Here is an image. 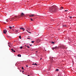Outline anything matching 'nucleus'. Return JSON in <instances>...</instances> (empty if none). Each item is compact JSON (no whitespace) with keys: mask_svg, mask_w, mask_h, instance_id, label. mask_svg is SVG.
Returning <instances> with one entry per match:
<instances>
[{"mask_svg":"<svg viewBox=\"0 0 76 76\" xmlns=\"http://www.w3.org/2000/svg\"><path fill=\"white\" fill-rule=\"evenodd\" d=\"M20 29H22V28H20Z\"/></svg>","mask_w":76,"mask_h":76,"instance_id":"obj_37","label":"nucleus"},{"mask_svg":"<svg viewBox=\"0 0 76 76\" xmlns=\"http://www.w3.org/2000/svg\"><path fill=\"white\" fill-rule=\"evenodd\" d=\"M20 72H21L22 71V70H20Z\"/></svg>","mask_w":76,"mask_h":76,"instance_id":"obj_36","label":"nucleus"},{"mask_svg":"<svg viewBox=\"0 0 76 76\" xmlns=\"http://www.w3.org/2000/svg\"><path fill=\"white\" fill-rule=\"evenodd\" d=\"M15 18H16V16L13 17L12 18V19H15Z\"/></svg>","mask_w":76,"mask_h":76,"instance_id":"obj_12","label":"nucleus"},{"mask_svg":"<svg viewBox=\"0 0 76 76\" xmlns=\"http://www.w3.org/2000/svg\"><path fill=\"white\" fill-rule=\"evenodd\" d=\"M22 72H24V71H23Z\"/></svg>","mask_w":76,"mask_h":76,"instance_id":"obj_42","label":"nucleus"},{"mask_svg":"<svg viewBox=\"0 0 76 76\" xmlns=\"http://www.w3.org/2000/svg\"><path fill=\"white\" fill-rule=\"evenodd\" d=\"M24 15L25 14H24L23 13H22L21 14V16H24Z\"/></svg>","mask_w":76,"mask_h":76,"instance_id":"obj_5","label":"nucleus"},{"mask_svg":"<svg viewBox=\"0 0 76 76\" xmlns=\"http://www.w3.org/2000/svg\"><path fill=\"white\" fill-rule=\"evenodd\" d=\"M27 38V39H31V38Z\"/></svg>","mask_w":76,"mask_h":76,"instance_id":"obj_30","label":"nucleus"},{"mask_svg":"<svg viewBox=\"0 0 76 76\" xmlns=\"http://www.w3.org/2000/svg\"><path fill=\"white\" fill-rule=\"evenodd\" d=\"M69 18H71V19H72V16L69 17Z\"/></svg>","mask_w":76,"mask_h":76,"instance_id":"obj_28","label":"nucleus"},{"mask_svg":"<svg viewBox=\"0 0 76 76\" xmlns=\"http://www.w3.org/2000/svg\"><path fill=\"white\" fill-rule=\"evenodd\" d=\"M22 48H23V47H22V46H21L20 48V49H22Z\"/></svg>","mask_w":76,"mask_h":76,"instance_id":"obj_22","label":"nucleus"},{"mask_svg":"<svg viewBox=\"0 0 76 76\" xmlns=\"http://www.w3.org/2000/svg\"><path fill=\"white\" fill-rule=\"evenodd\" d=\"M30 46H32V44L30 45Z\"/></svg>","mask_w":76,"mask_h":76,"instance_id":"obj_38","label":"nucleus"},{"mask_svg":"<svg viewBox=\"0 0 76 76\" xmlns=\"http://www.w3.org/2000/svg\"><path fill=\"white\" fill-rule=\"evenodd\" d=\"M27 47L28 48H29V46H27Z\"/></svg>","mask_w":76,"mask_h":76,"instance_id":"obj_26","label":"nucleus"},{"mask_svg":"<svg viewBox=\"0 0 76 76\" xmlns=\"http://www.w3.org/2000/svg\"><path fill=\"white\" fill-rule=\"evenodd\" d=\"M52 44H54V42H52Z\"/></svg>","mask_w":76,"mask_h":76,"instance_id":"obj_24","label":"nucleus"},{"mask_svg":"<svg viewBox=\"0 0 76 76\" xmlns=\"http://www.w3.org/2000/svg\"><path fill=\"white\" fill-rule=\"evenodd\" d=\"M52 50H54L55 49V48H52Z\"/></svg>","mask_w":76,"mask_h":76,"instance_id":"obj_23","label":"nucleus"},{"mask_svg":"<svg viewBox=\"0 0 76 76\" xmlns=\"http://www.w3.org/2000/svg\"><path fill=\"white\" fill-rule=\"evenodd\" d=\"M8 45H9V44H10V42H8Z\"/></svg>","mask_w":76,"mask_h":76,"instance_id":"obj_31","label":"nucleus"},{"mask_svg":"<svg viewBox=\"0 0 76 76\" xmlns=\"http://www.w3.org/2000/svg\"><path fill=\"white\" fill-rule=\"evenodd\" d=\"M34 64H33L32 65H34Z\"/></svg>","mask_w":76,"mask_h":76,"instance_id":"obj_40","label":"nucleus"},{"mask_svg":"<svg viewBox=\"0 0 76 76\" xmlns=\"http://www.w3.org/2000/svg\"><path fill=\"white\" fill-rule=\"evenodd\" d=\"M28 32H30V31H31V30H30V29H28Z\"/></svg>","mask_w":76,"mask_h":76,"instance_id":"obj_15","label":"nucleus"},{"mask_svg":"<svg viewBox=\"0 0 76 76\" xmlns=\"http://www.w3.org/2000/svg\"><path fill=\"white\" fill-rule=\"evenodd\" d=\"M13 51V52H14V53H15V50H14Z\"/></svg>","mask_w":76,"mask_h":76,"instance_id":"obj_35","label":"nucleus"},{"mask_svg":"<svg viewBox=\"0 0 76 76\" xmlns=\"http://www.w3.org/2000/svg\"><path fill=\"white\" fill-rule=\"evenodd\" d=\"M60 47L61 48H63V49H64V48H65V46H64L63 45H61L60 46Z\"/></svg>","mask_w":76,"mask_h":76,"instance_id":"obj_3","label":"nucleus"},{"mask_svg":"<svg viewBox=\"0 0 76 76\" xmlns=\"http://www.w3.org/2000/svg\"><path fill=\"white\" fill-rule=\"evenodd\" d=\"M8 46H9V47H10V45H8Z\"/></svg>","mask_w":76,"mask_h":76,"instance_id":"obj_39","label":"nucleus"},{"mask_svg":"<svg viewBox=\"0 0 76 76\" xmlns=\"http://www.w3.org/2000/svg\"><path fill=\"white\" fill-rule=\"evenodd\" d=\"M28 76H30L29 75H28Z\"/></svg>","mask_w":76,"mask_h":76,"instance_id":"obj_45","label":"nucleus"},{"mask_svg":"<svg viewBox=\"0 0 76 76\" xmlns=\"http://www.w3.org/2000/svg\"><path fill=\"white\" fill-rule=\"evenodd\" d=\"M54 8V6H52L51 7V8H50V11H53L54 12H56L57 11V9L55 8L54 10H53V9Z\"/></svg>","mask_w":76,"mask_h":76,"instance_id":"obj_1","label":"nucleus"},{"mask_svg":"<svg viewBox=\"0 0 76 76\" xmlns=\"http://www.w3.org/2000/svg\"><path fill=\"white\" fill-rule=\"evenodd\" d=\"M50 59L51 60V61H53L54 59V58L53 57H50Z\"/></svg>","mask_w":76,"mask_h":76,"instance_id":"obj_2","label":"nucleus"},{"mask_svg":"<svg viewBox=\"0 0 76 76\" xmlns=\"http://www.w3.org/2000/svg\"><path fill=\"white\" fill-rule=\"evenodd\" d=\"M42 58H40V60H42Z\"/></svg>","mask_w":76,"mask_h":76,"instance_id":"obj_43","label":"nucleus"},{"mask_svg":"<svg viewBox=\"0 0 76 76\" xmlns=\"http://www.w3.org/2000/svg\"><path fill=\"white\" fill-rule=\"evenodd\" d=\"M3 31V33L5 34H6L7 32V31L6 30H4Z\"/></svg>","mask_w":76,"mask_h":76,"instance_id":"obj_4","label":"nucleus"},{"mask_svg":"<svg viewBox=\"0 0 76 76\" xmlns=\"http://www.w3.org/2000/svg\"><path fill=\"white\" fill-rule=\"evenodd\" d=\"M45 51H47V50H45Z\"/></svg>","mask_w":76,"mask_h":76,"instance_id":"obj_46","label":"nucleus"},{"mask_svg":"<svg viewBox=\"0 0 76 76\" xmlns=\"http://www.w3.org/2000/svg\"><path fill=\"white\" fill-rule=\"evenodd\" d=\"M30 20H31V21H34V20H33V19H32V18H30Z\"/></svg>","mask_w":76,"mask_h":76,"instance_id":"obj_16","label":"nucleus"},{"mask_svg":"<svg viewBox=\"0 0 76 76\" xmlns=\"http://www.w3.org/2000/svg\"><path fill=\"white\" fill-rule=\"evenodd\" d=\"M37 42H40V40L38 39L37 40Z\"/></svg>","mask_w":76,"mask_h":76,"instance_id":"obj_7","label":"nucleus"},{"mask_svg":"<svg viewBox=\"0 0 76 76\" xmlns=\"http://www.w3.org/2000/svg\"><path fill=\"white\" fill-rule=\"evenodd\" d=\"M11 50H12V51H14L13 49H11Z\"/></svg>","mask_w":76,"mask_h":76,"instance_id":"obj_27","label":"nucleus"},{"mask_svg":"<svg viewBox=\"0 0 76 76\" xmlns=\"http://www.w3.org/2000/svg\"><path fill=\"white\" fill-rule=\"evenodd\" d=\"M35 16V15L34 14H31V15H29L30 17H33V16Z\"/></svg>","mask_w":76,"mask_h":76,"instance_id":"obj_6","label":"nucleus"},{"mask_svg":"<svg viewBox=\"0 0 76 76\" xmlns=\"http://www.w3.org/2000/svg\"><path fill=\"white\" fill-rule=\"evenodd\" d=\"M17 56H18V57H21V55L18 54Z\"/></svg>","mask_w":76,"mask_h":76,"instance_id":"obj_11","label":"nucleus"},{"mask_svg":"<svg viewBox=\"0 0 76 76\" xmlns=\"http://www.w3.org/2000/svg\"><path fill=\"white\" fill-rule=\"evenodd\" d=\"M63 9V7H61V9H59V10H62V9Z\"/></svg>","mask_w":76,"mask_h":76,"instance_id":"obj_10","label":"nucleus"},{"mask_svg":"<svg viewBox=\"0 0 76 76\" xmlns=\"http://www.w3.org/2000/svg\"><path fill=\"white\" fill-rule=\"evenodd\" d=\"M58 69H57L56 70V72L57 71V72H58Z\"/></svg>","mask_w":76,"mask_h":76,"instance_id":"obj_19","label":"nucleus"},{"mask_svg":"<svg viewBox=\"0 0 76 76\" xmlns=\"http://www.w3.org/2000/svg\"><path fill=\"white\" fill-rule=\"evenodd\" d=\"M54 48H55V49H57V47L56 46Z\"/></svg>","mask_w":76,"mask_h":76,"instance_id":"obj_20","label":"nucleus"},{"mask_svg":"<svg viewBox=\"0 0 76 76\" xmlns=\"http://www.w3.org/2000/svg\"><path fill=\"white\" fill-rule=\"evenodd\" d=\"M21 29H22V30H23V31H25V29L24 28H23V27L21 28Z\"/></svg>","mask_w":76,"mask_h":76,"instance_id":"obj_8","label":"nucleus"},{"mask_svg":"<svg viewBox=\"0 0 76 76\" xmlns=\"http://www.w3.org/2000/svg\"><path fill=\"white\" fill-rule=\"evenodd\" d=\"M68 11V10H65V12H67Z\"/></svg>","mask_w":76,"mask_h":76,"instance_id":"obj_33","label":"nucleus"},{"mask_svg":"<svg viewBox=\"0 0 76 76\" xmlns=\"http://www.w3.org/2000/svg\"><path fill=\"white\" fill-rule=\"evenodd\" d=\"M6 21L7 22H8L9 21V20L7 19V20H6Z\"/></svg>","mask_w":76,"mask_h":76,"instance_id":"obj_29","label":"nucleus"},{"mask_svg":"<svg viewBox=\"0 0 76 76\" xmlns=\"http://www.w3.org/2000/svg\"><path fill=\"white\" fill-rule=\"evenodd\" d=\"M15 32H16V33H17V32H18V31L16 30H15Z\"/></svg>","mask_w":76,"mask_h":76,"instance_id":"obj_9","label":"nucleus"},{"mask_svg":"<svg viewBox=\"0 0 76 76\" xmlns=\"http://www.w3.org/2000/svg\"><path fill=\"white\" fill-rule=\"evenodd\" d=\"M19 38H20V39H21L22 38H21V36H19Z\"/></svg>","mask_w":76,"mask_h":76,"instance_id":"obj_18","label":"nucleus"},{"mask_svg":"<svg viewBox=\"0 0 76 76\" xmlns=\"http://www.w3.org/2000/svg\"><path fill=\"white\" fill-rule=\"evenodd\" d=\"M64 26L65 27H66V25H64Z\"/></svg>","mask_w":76,"mask_h":76,"instance_id":"obj_34","label":"nucleus"},{"mask_svg":"<svg viewBox=\"0 0 76 76\" xmlns=\"http://www.w3.org/2000/svg\"><path fill=\"white\" fill-rule=\"evenodd\" d=\"M14 26H13V28H14Z\"/></svg>","mask_w":76,"mask_h":76,"instance_id":"obj_44","label":"nucleus"},{"mask_svg":"<svg viewBox=\"0 0 76 76\" xmlns=\"http://www.w3.org/2000/svg\"><path fill=\"white\" fill-rule=\"evenodd\" d=\"M34 66H37V63H35L34 64Z\"/></svg>","mask_w":76,"mask_h":76,"instance_id":"obj_13","label":"nucleus"},{"mask_svg":"<svg viewBox=\"0 0 76 76\" xmlns=\"http://www.w3.org/2000/svg\"><path fill=\"white\" fill-rule=\"evenodd\" d=\"M22 70H23V67H22Z\"/></svg>","mask_w":76,"mask_h":76,"instance_id":"obj_32","label":"nucleus"},{"mask_svg":"<svg viewBox=\"0 0 76 76\" xmlns=\"http://www.w3.org/2000/svg\"><path fill=\"white\" fill-rule=\"evenodd\" d=\"M26 31H27V32H28L29 33H30V34H31V33L29 32V31L28 30H26Z\"/></svg>","mask_w":76,"mask_h":76,"instance_id":"obj_14","label":"nucleus"},{"mask_svg":"<svg viewBox=\"0 0 76 76\" xmlns=\"http://www.w3.org/2000/svg\"><path fill=\"white\" fill-rule=\"evenodd\" d=\"M34 42H35V41H31V43H34Z\"/></svg>","mask_w":76,"mask_h":76,"instance_id":"obj_21","label":"nucleus"},{"mask_svg":"<svg viewBox=\"0 0 76 76\" xmlns=\"http://www.w3.org/2000/svg\"><path fill=\"white\" fill-rule=\"evenodd\" d=\"M36 53H37L38 51H36Z\"/></svg>","mask_w":76,"mask_h":76,"instance_id":"obj_41","label":"nucleus"},{"mask_svg":"<svg viewBox=\"0 0 76 76\" xmlns=\"http://www.w3.org/2000/svg\"><path fill=\"white\" fill-rule=\"evenodd\" d=\"M26 67H28V65H26Z\"/></svg>","mask_w":76,"mask_h":76,"instance_id":"obj_25","label":"nucleus"},{"mask_svg":"<svg viewBox=\"0 0 76 76\" xmlns=\"http://www.w3.org/2000/svg\"><path fill=\"white\" fill-rule=\"evenodd\" d=\"M9 28H10V29H12V27H11V26L9 27Z\"/></svg>","mask_w":76,"mask_h":76,"instance_id":"obj_17","label":"nucleus"}]
</instances>
